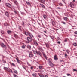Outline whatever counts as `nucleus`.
<instances>
[{
	"label": "nucleus",
	"mask_w": 77,
	"mask_h": 77,
	"mask_svg": "<svg viewBox=\"0 0 77 77\" xmlns=\"http://www.w3.org/2000/svg\"><path fill=\"white\" fill-rule=\"evenodd\" d=\"M40 51L42 52V54H43V55L44 57H45V59H46V60H47L48 57H47L46 55H45V52H44V50L42 49V50H41Z\"/></svg>",
	"instance_id": "obj_1"
},
{
	"label": "nucleus",
	"mask_w": 77,
	"mask_h": 77,
	"mask_svg": "<svg viewBox=\"0 0 77 77\" xmlns=\"http://www.w3.org/2000/svg\"><path fill=\"white\" fill-rule=\"evenodd\" d=\"M0 44H1V46H2V47L3 48H4L5 49H6V48H7V47H6V46L5 45L4 43H1Z\"/></svg>",
	"instance_id": "obj_2"
},
{
	"label": "nucleus",
	"mask_w": 77,
	"mask_h": 77,
	"mask_svg": "<svg viewBox=\"0 0 77 77\" xmlns=\"http://www.w3.org/2000/svg\"><path fill=\"white\" fill-rule=\"evenodd\" d=\"M6 6L8 8H11V4L9 3H7L6 4Z\"/></svg>",
	"instance_id": "obj_3"
},
{
	"label": "nucleus",
	"mask_w": 77,
	"mask_h": 77,
	"mask_svg": "<svg viewBox=\"0 0 77 77\" xmlns=\"http://www.w3.org/2000/svg\"><path fill=\"white\" fill-rule=\"evenodd\" d=\"M37 55L38 56H40L41 57V56H42V54H41V52L40 51H38V52H37Z\"/></svg>",
	"instance_id": "obj_4"
},
{
	"label": "nucleus",
	"mask_w": 77,
	"mask_h": 77,
	"mask_svg": "<svg viewBox=\"0 0 77 77\" xmlns=\"http://www.w3.org/2000/svg\"><path fill=\"white\" fill-rule=\"evenodd\" d=\"M70 5L71 8H74V3L71 2L70 3Z\"/></svg>",
	"instance_id": "obj_5"
},
{
	"label": "nucleus",
	"mask_w": 77,
	"mask_h": 77,
	"mask_svg": "<svg viewBox=\"0 0 77 77\" xmlns=\"http://www.w3.org/2000/svg\"><path fill=\"white\" fill-rule=\"evenodd\" d=\"M33 52L35 54H36V53H37V52L36 51V49L35 48H33Z\"/></svg>",
	"instance_id": "obj_6"
},
{
	"label": "nucleus",
	"mask_w": 77,
	"mask_h": 77,
	"mask_svg": "<svg viewBox=\"0 0 77 77\" xmlns=\"http://www.w3.org/2000/svg\"><path fill=\"white\" fill-rule=\"evenodd\" d=\"M54 59L55 60H58V58L57 57V55H55L54 57Z\"/></svg>",
	"instance_id": "obj_7"
},
{
	"label": "nucleus",
	"mask_w": 77,
	"mask_h": 77,
	"mask_svg": "<svg viewBox=\"0 0 77 77\" xmlns=\"http://www.w3.org/2000/svg\"><path fill=\"white\" fill-rule=\"evenodd\" d=\"M24 34L26 36H28L29 35V32H25Z\"/></svg>",
	"instance_id": "obj_8"
},
{
	"label": "nucleus",
	"mask_w": 77,
	"mask_h": 77,
	"mask_svg": "<svg viewBox=\"0 0 77 77\" xmlns=\"http://www.w3.org/2000/svg\"><path fill=\"white\" fill-rule=\"evenodd\" d=\"M49 65L51 67H53V66H54V64H53V63H49Z\"/></svg>",
	"instance_id": "obj_9"
},
{
	"label": "nucleus",
	"mask_w": 77,
	"mask_h": 77,
	"mask_svg": "<svg viewBox=\"0 0 77 77\" xmlns=\"http://www.w3.org/2000/svg\"><path fill=\"white\" fill-rule=\"evenodd\" d=\"M14 36L16 39H18V36L17 34H14Z\"/></svg>",
	"instance_id": "obj_10"
},
{
	"label": "nucleus",
	"mask_w": 77,
	"mask_h": 77,
	"mask_svg": "<svg viewBox=\"0 0 77 77\" xmlns=\"http://www.w3.org/2000/svg\"><path fill=\"white\" fill-rule=\"evenodd\" d=\"M27 40L28 41H32V38L29 37H28L27 38Z\"/></svg>",
	"instance_id": "obj_11"
},
{
	"label": "nucleus",
	"mask_w": 77,
	"mask_h": 77,
	"mask_svg": "<svg viewBox=\"0 0 77 77\" xmlns=\"http://www.w3.org/2000/svg\"><path fill=\"white\" fill-rule=\"evenodd\" d=\"M29 57H33V54H32V53H30L29 54Z\"/></svg>",
	"instance_id": "obj_12"
},
{
	"label": "nucleus",
	"mask_w": 77,
	"mask_h": 77,
	"mask_svg": "<svg viewBox=\"0 0 77 77\" xmlns=\"http://www.w3.org/2000/svg\"><path fill=\"white\" fill-rule=\"evenodd\" d=\"M38 75L39 76V77H45L44 75L42 74H38Z\"/></svg>",
	"instance_id": "obj_13"
},
{
	"label": "nucleus",
	"mask_w": 77,
	"mask_h": 77,
	"mask_svg": "<svg viewBox=\"0 0 77 77\" xmlns=\"http://www.w3.org/2000/svg\"><path fill=\"white\" fill-rule=\"evenodd\" d=\"M5 14L6 16H7L8 17H9V13L7 12H6L5 13Z\"/></svg>",
	"instance_id": "obj_14"
},
{
	"label": "nucleus",
	"mask_w": 77,
	"mask_h": 77,
	"mask_svg": "<svg viewBox=\"0 0 77 77\" xmlns=\"http://www.w3.org/2000/svg\"><path fill=\"white\" fill-rule=\"evenodd\" d=\"M4 69H5L6 70H7V71H8V72H9V69L7 67H4Z\"/></svg>",
	"instance_id": "obj_15"
},
{
	"label": "nucleus",
	"mask_w": 77,
	"mask_h": 77,
	"mask_svg": "<svg viewBox=\"0 0 77 77\" xmlns=\"http://www.w3.org/2000/svg\"><path fill=\"white\" fill-rule=\"evenodd\" d=\"M48 61L49 62V63H51V58L48 59Z\"/></svg>",
	"instance_id": "obj_16"
},
{
	"label": "nucleus",
	"mask_w": 77,
	"mask_h": 77,
	"mask_svg": "<svg viewBox=\"0 0 77 77\" xmlns=\"http://www.w3.org/2000/svg\"><path fill=\"white\" fill-rule=\"evenodd\" d=\"M34 43L35 45H36V46H37V45H38V43L36 41H34Z\"/></svg>",
	"instance_id": "obj_17"
},
{
	"label": "nucleus",
	"mask_w": 77,
	"mask_h": 77,
	"mask_svg": "<svg viewBox=\"0 0 77 77\" xmlns=\"http://www.w3.org/2000/svg\"><path fill=\"white\" fill-rule=\"evenodd\" d=\"M40 1L42 3H44L45 2V0H40Z\"/></svg>",
	"instance_id": "obj_18"
},
{
	"label": "nucleus",
	"mask_w": 77,
	"mask_h": 77,
	"mask_svg": "<svg viewBox=\"0 0 77 77\" xmlns=\"http://www.w3.org/2000/svg\"><path fill=\"white\" fill-rule=\"evenodd\" d=\"M52 24L53 26H55V25L56 24L55 22L54 21H53L52 22Z\"/></svg>",
	"instance_id": "obj_19"
},
{
	"label": "nucleus",
	"mask_w": 77,
	"mask_h": 77,
	"mask_svg": "<svg viewBox=\"0 0 77 77\" xmlns=\"http://www.w3.org/2000/svg\"><path fill=\"white\" fill-rule=\"evenodd\" d=\"M7 33L8 34H10V33H12V31L10 30L7 31Z\"/></svg>",
	"instance_id": "obj_20"
},
{
	"label": "nucleus",
	"mask_w": 77,
	"mask_h": 77,
	"mask_svg": "<svg viewBox=\"0 0 77 77\" xmlns=\"http://www.w3.org/2000/svg\"><path fill=\"white\" fill-rule=\"evenodd\" d=\"M66 51L68 54H69V53L70 52V51L69 50L67 49L66 50Z\"/></svg>",
	"instance_id": "obj_21"
},
{
	"label": "nucleus",
	"mask_w": 77,
	"mask_h": 77,
	"mask_svg": "<svg viewBox=\"0 0 77 77\" xmlns=\"http://www.w3.org/2000/svg\"><path fill=\"white\" fill-rule=\"evenodd\" d=\"M29 35L31 38L33 37V35H32V34L29 33Z\"/></svg>",
	"instance_id": "obj_22"
},
{
	"label": "nucleus",
	"mask_w": 77,
	"mask_h": 77,
	"mask_svg": "<svg viewBox=\"0 0 77 77\" xmlns=\"http://www.w3.org/2000/svg\"><path fill=\"white\" fill-rule=\"evenodd\" d=\"M43 17L45 20H46V19H47V16L46 15H44L43 16Z\"/></svg>",
	"instance_id": "obj_23"
},
{
	"label": "nucleus",
	"mask_w": 77,
	"mask_h": 77,
	"mask_svg": "<svg viewBox=\"0 0 77 77\" xmlns=\"http://www.w3.org/2000/svg\"><path fill=\"white\" fill-rule=\"evenodd\" d=\"M32 76H33V77H36L37 76L36 75V74H32Z\"/></svg>",
	"instance_id": "obj_24"
},
{
	"label": "nucleus",
	"mask_w": 77,
	"mask_h": 77,
	"mask_svg": "<svg viewBox=\"0 0 77 77\" xmlns=\"http://www.w3.org/2000/svg\"><path fill=\"white\" fill-rule=\"evenodd\" d=\"M46 45L47 47V48H49V45L48 43L46 44Z\"/></svg>",
	"instance_id": "obj_25"
},
{
	"label": "nucleus",
	"mask_w": 77,
	"mask_h": 77,
	"mask_svg": "<svg viewBox=\"0 0 77 77\" xmlns=\"http://www.w3.org/2000/svg\"><path fill=\"white\" fill-rule=\"evenodd\" d=\"M16 59L18 63H20V60L17 58H16Z\"/></svg>",
	"instance_id": "obj_26"
},
{
	"label": "nucleus",
	"mask_w": 77,
	"mask_h": 77,
	"mask_svg": "<svg viewBox=\"0 0 77 77\" xmlns=\"http://www.w3.org/2000/svg\"><path fill=\"white\" fill-rule=\"evenodd\" d=\"M1 33L2 34H4V33H5V32L4 31L2 30L1 31Z\"/></svg>",
	"instance_id": "obj_27"
},
{
	"label": "nucleus",
	"mask_w": 77,
	"mask_h": 77,
	"mask_svg": "<svg viewBox=\"0 0 77 77\" xmlns=\"http://www.w3.org/2000/svg\"><path fill=\"white\" fill-rule=\"evenodd\" d=\"M39 49L40 51L42 50H43V49H42V47H39Z\"/></svg>",
	"instance_id": "obj_28"
},
{
	"label": "nucleus",
	"mask_w": 77,
	"mask_h": 77,
	"mask_svg": "<svg viewBox=\"0 0 77 77\" xmlns=\"http://www.w3.org/2000/svg\"><path fill=\"white\" fill-rule=\"evenodd\" d=\"M64 20H65V21H67V20H68V18L66 17H64Z\"/></svg>",
	"instance_id": "obj_29"
},
{
	"label": "nucleus",
	"mask_w": 77,
	"mask_h": 77,
	"mask_svg": "<svg viewBox=\"0 0 77 77\" xmlns=\"http://www.w3.org/2000/svg\"><path fill=\"white\" fill-rule=\"evenodd\" d=\"M40 5H41L42 8H45V6L41 4H40Z\"/></svg>",
	"instance_id": "obj_30"
},
{
	"label": "nucleus",
	"mask_w": 77,
	"mask_h": 77,
	"mask_svg": "<svg viewBox=\"0 0 77 77\" xmlns=\"http://www.w3.org/2000/svg\"><path fill=\"white\" fill-rule=\"evenodd\" d=\"M26 2L27 4V5H29V6H30V3L29 2Z\"/></svg>",
	"instance_id": "obj_31"
},
{
	"label": "nucleus",
	"mask_w": 77,
	"mask_h": 77,
	"mask_svg": "<svg viewBox=\"0 0 77 77\" xmlns=\"http://www.w3.org/2000/svg\"><path fill=\"white\" fill-rule=\"evenodd\" d=\"M14 3L16 5H17V4L18 3V2H17V1H14Z\"/></svg>",
	"instance_id": "obj_32"
},
{
	"label": "nucleus",
	"mask_w": 77,
	"mask_h": 77,
	"mask_svg": "<svg viewBox=\"0 0 77 77\" xmlns=\"http://www.w3.org/2000/svg\"><path fill=\"white\" fill-rule=\"evenodd\" d=\"M39 69H42V66H39Z\"/></svg>",
	"instance_id": "obj_33"
},
{
	"label": "nucleus",
	"mask_w": 77,
	"mask_h": 77,
	"mask_svg": "<svg viewBox=\"0 0 77 77\" xmlns=\"http://www.w3.org/2000/svg\"><path fill=\"white\" fill-rule=\"evenodd\" d=\"M14 72L16 74H18V72H17V70L14 71Z\"/></svg>",
	"instance_id": "obj_34"
},
{
	"label": "nucleus",
	"mask_w": 77,
	"mask_h": 77,
	"mask_svg": "<svg viewBox=\"0 0 77 77\" xmlns=\"http://www.w3.org/2000/svg\"><path fill=\"white\" fill-rule=\"evenodd\" d=\"M59 5L61 6H63V5L61 3H59Z\"/></svg>",
	"instance_id": "obj_35"
},
{
	"label": "nucleus",
	"mask_w": 77,
	"mask_h": 77,
	"mask_svg": "<svg viewBox=\"0 0 77 77\" xmlns=\"http://www.w3.org/2000/svg\"><path fill=\"white\" fill-rule=\"evenodd\" d=\"M2 62L3 63H6V61L5 60H2Z\"/></svg>",
	"instance_id": "obj_36"
},
{
	"label": "nucleus",
	"mask_w": 77,
	"mask_h": 77,
	"mask_svg": "<svg viewBox=\"0 0 77 77\" xmlns=\"http://www.w3.org/2000/svg\"><path fill=\"white\" fill-rule=\"evenodd\" d=\"M22 28V27H21V26H19V30H20L21 31V28Z\"/></svg>",
	"instance_id": "obj_37"
},
{
	"label": "nucleus",
	"mask_w": 77,
	"mask_h": 77,
	"mask_svg": "<svg viewBox=\"0 0 77 77\" xmlns=\"http://www.w3.org/2000/svg\"><path fill=\"white\" fill-rule=\"evenodd\" d=\"M27 47L29 49H30L31 48V46H28Z\"/></svg>",
	"instance_id": "obj_38"
},
{
	"label": "nucleus",
	"mask_w": 77,
	"mask_h": 77,
	"mask_svg": "<svg viewBox=\"0 0 77 77\" xmlns=\"http://www.w3.org/2000/svg\"><path fill=\"white\" fill-rule=\"evenodd\" d=\"M61 23H62V24H66V23L64 21H62Z\"/></svg>",
	"instance_id": "obj_39"
},
{
	"label": "nucleus",
	"mask_w": 77,
	"mask_h": 77,
	"mask_svg": "<svg viewBox=\"0 0 77 77\" xmlns=\"http://www.w3.org/2000/svg\"><path fill=\"white\" fill-rule=\"evenodd\" d=\"M67 56H68V55H67V54H66V53H65V57H67Z\"/></svg>",
	"instance_id": "obj_40"
},
{
	"label": "nucleus",
	"mask_w": 77,
	"mask_h": 77,
	"mask_svg": "<svg viewBox=\"0 0 77 77\" xmlns=\"http://www.w3.org/2000/svg\"><path fill=\"white\" fill-rule=\"evenodd\" d=\"M73 71H76L77 72V70L76 69H73Z\"/></svg>",
	"instance_id": "obj_41"
},
{
	"label": "nucleus",
	"mask_w": 77,
	"mask_h": 77,
	"mask_svg": "<svg viewBox=\"0 0 77 77\" xmlns=\"http://www.w3.org/2000/svg\"><path fill=\"white\" fill-rule=\"evenodd\" d=\"M11 64V65H12L13 66H15V65L14 63H12Z\"/></svg>",
	"instance_id": "obj_42"
},
{
	"label": "nucleus",
	"mask_w": 77,
	"mask_h": 77,
	"mask_svg": "<svg viewBox=\"0 0 77 77\" xmlns=\"http://www.w3.org/2000/svg\"><path fill=\"white\" fill-rule=\"evenodd\" d=\"M73 45H74V46H77V44L76 43H74Z\"/></svg>",
	"instance_id": "obj_43"
},
{
	"label": "nucleus",
	"mask_w": 77,
	"mask_h": 77,
	"mask_svg": "<svg viewBox=\"0 0 77 77\" xmlns=\"http://www.w3.org/2000/svg\"><path fill=\"white\" fill-rule=\"evenodd\" d=\"M51 39H54V37H52V36H50Z\"/></svg>",
	"instance_id": "obj_44"
},
{
	"label": "nucleus",
	"mask_w": 77,
	"mask_h": 77,
	"mask_svg": "<svg viewBox=\"0 0 77 77\" xmlns=\"http://www.w3.org/2000/svg\"><path fill=\"white\" fill-rule=\"evenodd\" d=\"M74 34H75L76 35H77V31H75L74 32Z\"/></svg>",
	"instance_id": "obj_45"
},
{
	"label": "nucleus",
	"mask_w": 77,
	"mask_h": 77,
	"mask_svg": "<svg viewBox=\"0 0 77 77\" xmlns=\"http://www.w3.org/2000/svg\"><path fill=\"white\" fill-rule=\"evenodd\" d=\"M4 25L5 26H8V24L6 23H4Z\"/></svg>",
	"instance_id": "obj_46"
},
{
	"label": "nucleus",
	"mask_w": 77,
	"mask_h": 77,
	"mask_svg": "<svg viewBox=\"0 0 77 77\" xmlns=\"http://www.w3.org/2000/svg\"><path fill=\"white\" fill-rule=\"evenodd\" d=\"M22 47V48H25V46L24 45H23Z\"/></svg>",
	"instance_id": "obj_47"
},
{
	"label": "nucleus",
	"mask_w": 77,
	"mask_h": 77,
	"mask_svg": "<svg viewBox=\"0 0 77 77\" xmlns=\"http://www.w3.org/2000/svg\"><path fill=\"white\" fill-rule=\"evenodd\" d=\"M67 76H71V74H67Z\"/></svg>",
	"instance_id": "obj_48"
},
{
	"label": "nucleus",
	"mask_w": 77,
	"mask_h": 77,
	"mask_svg": "<svg viewBox=\"0 0 77 77\" xmlns=\"http://www.w3.org/2000/svg\"><path fill=\"white\" fill-rule=\"evenodd\" d=\"M22 24L23 26H24V22H22Z\"/></svg>",
	"instance_id": "obj_49"
},
{
	"label": "nucleus",
	"mask_w": 77,
	"mask_h": 77,
	"mask_svg": "<svg viewBox=\"0 0 77 77\" xmlns=\"http://www.w3.org/2000/svg\"><path fill=\"white\" fill-rule=\"evenodd\" d=\"M13 75H14V77H17V75H16L15 74H14Z\"/></svg>",
	"instance_id": "obj_50"
},
{
	"label": "nucleus",
	"mask_w": 77,
	"mask_h": 77,
	"mask_svg": "<svg viewBox=\"0 0 77 77\" xmlns=\"http://www.w3.org/2000/svg\"><path fill=\"white\" fill-rule=\"evenodd\" d=\"M58 44H60V42L58 41L57 42Z\"/></svg>",
	"instance_id": "obj_51"
},
{
	"label": "nucleus",
	"mask_w": 77,
	"mask_h": 77,
	"mask_svg": "<svg viewBox=\"0 0 77 77\" xmlns=\"http://www.w3.org/2000/svg\"><path fill=\"white\" fill-rule=\"evenodd\" d=\"M38 37H39V38H41V35H40L38 34Z\"/></svg>",
	"instance_id": "obj_52"
},
{
	"label": "nucleus",
	"mask_w": 77,
	"mask_h": 77,
	"mask_svg": "<svg viewBox=\"0 0 77 77\" xmlns=\"http://www.w3.org/2000/svg\"><path fill=\"white\" fill-rule=\"evenodd\" d=\"M27 64L28 66H30V64H29V62H27Z\"/></svg>",
	"instance_id": "obj_53"
},
{
	"label": "nucleus",
	"mask_w": 77,
	"mask_h": 77,
	"mask_svg": "<svg viewBox=\"0 0 77 77\" xmlns=\"http://www.w3.org/2000/svg\"><path fill=\"white\" fill-rule=\"evenodd\" d=\"M10 70L11 71H10L11 72V73H13V72L12 71V70H11V69H10Z\"/></svg>",
	"instance_id": "obj_54"
},
{
	"label": "nucleus",
	"mask_w": 77,
	"mask_h": 77,
	"mask_svg": "<svg viewBox=\"0 0 77 77\" xmlns=\"http://www.w3.org/2000/svg\"><path fill=\"white\" fill-rule=\"evenodd\" d=\"M63 2H64V3H65V0H62Z\"/></svg>",
	"instance_id": "obj_55"
},
{
	"label": "nucleus",
	"mask_w": 77,
	"mask_h": 77,
	"mask_svg": "<svg viewBox=\"0 0 77 77\" xmlns=\"http://www.w3.org/2000/svg\"><path fill=\"white\" fill-rule=\"evenodd\" d=\"M22 67L24 68V69H26V67H24V66H22Z\"/></svg>",
	"instance_id": "obj_56"
},
{
	"label": "nucleus",
	"mask_w": 77,
	"mask_h": 77,
	"mask_svg": "<svg viewBox=\"0 0 77 77\" xmlns=\"http://www.w3.org/2000/svg\"><path fill=\"white\" fill-rule=\"evenodd\" d=\"M57 9H60V7H58L57 8Z\"/></svg>",
	"instance_id": "obj_57"
},
{
	"label": "nucleus",
	"mask_w": 77,
	"mask_h": 77,
	"mask_svg": "<svg viewBox=\"0 0 77 77\" xmlns=\"http://www.w3.org/2000/svg\"><path fill=\"white\" fill-rule=\"evenodd\" d=\"M14 12L15 13V14H17V12L15 11H14Z\"/></svg>",
	"instance_id": "obj_58"
},
{
	"label": "nucleus",
	"mask_w": 77,
	"mask_h": 77,
	"mask_svg": "<svg viewBox=\"0 0 77 77\" xmlns=\"http://www.w3.org/2000/svg\"><path fill=\"white\" fill-rule=\"evenodd\" d=\"M64 41H65V42H67V40H66V39H65V40H64Z\"/></svg>",
	"instance_id": "obj_59"
},
{
	"label": "nucleus",
	"mask_w": 77,
	"mask_h": 77,
	"mask_svg": "<svg viewBox=\"0 0 77 77\" xmlns=\"http://www.w3.org/2000/svg\"><path fill=\"white\" fill-rule=\"evenodd\" d=\"M33 67H31V69H33Z\"/></svg>",
	"instance_id": "obj_60"
},
{
	"label": "nucleus",
	"mask_w": 77,
	"mask_h": 77,
	"mask_svg": "<svg viewBox=\"0 0 77 77\" xmlns=\"http://www.w3.org/2000/svg\"><path fill=\"white\" fill-rule=\"evenodd\" d=\"M44 33H47V32H46V31H44Z\"/></svg>",
	"instance_id": "obj_61"
},
{
	"label": "nucleus",
	"mask_w": 77,
	"mask_h": 77,
	"mask_svg": "<svg viewBox=\"0 0 77 77\" xmlns=\"http://www.w3.org/2000/svg\"><path fill=\"white\" fill-rule=\"evenodd\" d=\"M55 30H59V29H55Z\"/></svg>",
	"instance_id": "obj_62"
},
{
	"label": "nucleus",
	"mask_w": 77,
	"mask_h": 77,
	"mask_svg": "<svg viewBox=\"0 0 77 77\" xmlns=\"http://www.w3.org/2000/svg\"><path fill=\"white\" fill-rule=\"evenodd\" d=\"M27 42V43H29V42Z\"/></svg>",
	"instance_id": "obj_63"
},
{
	"label": "nucleus",
	"mask_w": 77,
	"mask_h": 77,
	"mask_svg": "<svg viewBox=\"0 0 77 77\" xmlns=\"http://www.w3.org/2000/svg\"><path fill=\"white\" fill-rule=\"evenodd\" d=\"M73 2H75V0H73Z\"/></svg>",
	"instance_id": "obj_64"
}]
</instances>
